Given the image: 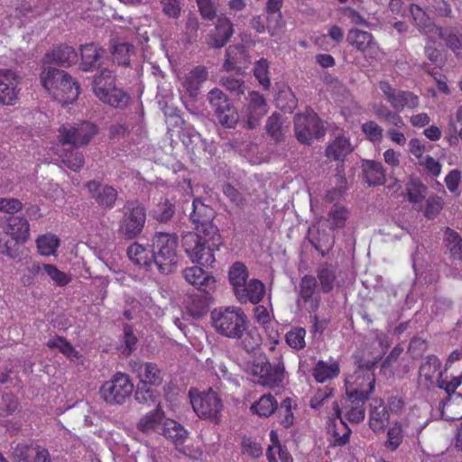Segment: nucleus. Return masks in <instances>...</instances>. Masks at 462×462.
Instances as JSON below:
<instances>
[{
    "instance_id": "nucleus-1",
    "label": "nucleus",
    "mask_w": 462,
    "mask_h": 462,
    "mask_svg": "<svg viewBox=\"0 0 462 462\" xmlns=\"http://www.w3.org/2000/svg\"><path fill=\"white\" fill-rule=\"evenodd\" d=\"M190 219L196 233L189 232L182 236V246L193 263L211 266L216 262L215 252L220 249L223 239L218 228L213 224L215 210L199 198L192 202Z\"/></svg>"
},
{
    "instance_id": "nucleus-2",
    "label": "nucleus",
    "mask_w": 462,
    "mask_h": 462,
    "mask_svg": "<svg viewBox=\"0 0 462 462\" xmlns=\"http://www.w3.org/2000/svg\"><path fill=\"white\" fill-rule=\"evenodd\" d=\"M211 325L222 337L236 339L247 352H254L261 344L262 337L256 328H250L249 319L240 307H220L210 313Z\"/></svg>"
},
{
    "instance_id": "nucleus-3",
    "label": "nucleus",
    "mask_w": 462,
    "mask_h": 462,
    "mask_svg": "<svg viewBox=\"0 0 462 462\" xmlns=\"http://www.w3.org/2000/svg\"><path fill=\"white\" fill-rule=\"evenodd\" d=\"M40 79L45 90L59 103L71 104L79 95V85L66 71L47 68L44 69Z\"/></svg>"
},
{
    "instance_id": "nucleus-4",
    "label": "nucleus",
    "mask_w": 462,
    "mask_h": 462,
    "mask_svg": "<svg viewBox=\"0 0 462 462\" xmlns=\"http://www.w3.org/2000/svg\"><path fill=\"white\" fill-rule=\"evenodd\" d=\"M377 359L359 360L354 374L346 379V394L350 400L366 401L374 391Z\"/></svg>"
},
{
    "instance_id": "nucleus-5",
    "label": "nucleus",
    "mask_w": 462,
    "mask_h": 462,
    "mask_svg": "<svg viewBox=\"0 0 462 462\" xmlns=\"http://www.w3.org/2000/svg\"><path fill=\"white\" fill-rule=\"evenodd\" d=\"M179 237L175 233L157 232L152 237L154 264L162 273H170L177 264Z\"/></svg>"
},
{
    "instance_id": "nucleus-6",
    "label": "nucleus",
    "mask_w": 462,
    "mask_h": 462,
    "mask_svg": "<svg viewBox=\"0 0 462 462\" xmlns=\"http://www.w3.org/2000/svg\"><path fill=\"white\" fill-rule=\"evenodd\" d=\"M93 91L99 100L115 108H125L130 100L126 92L116 87L115 76L107 69H102L95 76Z\"/></svg>"
},
{
    "instance_id": "nucleus-7",
    "label": "nucleus",
    "mask_w": 462,
    "mask_h": 462,
    "mask_svg": "<svg viewBox=\"0 0 462 462\" xmlns=\"http://www.w3.org/2000/svg\"><path fill=\"white\" fill-rule=\"evenodd\" d=\"M134 389V386L129 375L116 372L109 381L101 385L99 394L106 403L121 405L131 397Z\"/></svg>"
},
{
    "instance_id": "nucleus-8",
    "label": "nucleus",
    "mask_w": 462,
    "mask_h": 462,
    "mask_svg": "<svg viewBox=\"0 0 462 462\" xmlns=\"http://www.w3.org/2000/svg\"><path fill=\"white\" fill-rule=\"evenodd\" d=\"M189 396L193 411L200 419L218 421L223 410V402L215 391L209 389L199 392L190 389Z\"/></svg>"
},
{
    "instance_id": "nucleus-9",
    "label": "nucleus",
    "mask_w": 462,
    "mask_h": 462,
    "mask_svg": "<svg viewBox=\"0 0 462 462\" xmlns=\"http://www.w3.org/2000/svg\"><path fill=\"white\" fill-rule=\"evenodd\" d=\"M97 126L89 121H81L73 125H61L58 130V142L60 144H70L75 147L85 146L89 143L97 134Z\"/></svg>"
},
{
    "instance_id": "nucleus-10",
    "label": "nucleus",
    "mask_w": 462,
    "mask_h": 462,
    "mask_svg": "<svg viewBox=\"0 0 462 462\" xmlns=\"http://www.w3.org/2000/svg\"><path fill=\"white\" fill-rule=\"evenodd\" d=\"M295 136L300 143L310 144L325 134L322 121L312 109L297 115L294 119Z\"/></svg>"
},
{
    "instance_id": "nucleus-11",
    "label": "nucleus",
    "mask_w": 462,
    "mask_h": 462,
    "mask_svg": "<svg viewBox=\"0 0 462 462\" xmlns=\"http://www.w3.org/2000/svg\"><path fill=\"white\" fill-rule=\"evenodd\" d=\"M145 222V208L136 202L128 203L119 222L118 232L125 239H134L143 232Z\"/></svg>"
},
{
    "instance_id": "nucleus-12",
    "label": "nucleus",
    "mask_w": 462,
    "mask_h": 462,
    "mask_svg": "<svg viewBox=\"0 0 462 462\" xmlns=\"http://www.w3.org/2000/svg\"><path fill=\"white\" fill-rule=\"evenodd\" d=\"M378 87L387 102L397 113L405 108L415 109L419 106V97L411 91L396 89L387 80L379 81Z\"/></svg>"
},
{
    "instance_id": "nucleus-13",
    "label": "nucleus",
    "mask_w": 462,
    "mask_h": 462,
    "mask_svg": "<svg viewBox=\"0 0 462 462\" xmlns=\"http://www.w3.org/2000/svg\"><path fill=\"white\" fill-rule=\"evenodd\" d=\"M284 365L282 359L276 364H271L264 358L257 362L254 366V374L258 377L259 384L273 389L282 384L284 379Z\"/></svg>"
},
{
    "instance_id": "nucleus-14",
    "label": "nucleus",
    "mask_w": 462,
    "mask_h": 462,
    "mask_svg": "<svg viewBox=\"0 0 462 462\" xmlns=\"http://www.w3.org/2000/svg\"><path fill=\"white\" fill-rule=\"evenodd\" d=\"M90 198L103 209H111L115 207L118 198L117 190L112 185H103L97 180H89L84 184Z\"/></svg>"
},
{
    "instance_id": "nucleus-15",
    "label": "nucleus",
    "mask_w": 462,
    "mask_h": 462,
    "mask_svg": "<svg viewBox=\"0 0 462 462\" xmlns=\"http://www.w3.org/2000/svg\"><path fill=\"white\" fill-rule=\"evenodd\" d=\"M19 79L11 69H0V105L14 106L20 94Z\"/></svg>"
},
{
    "instance_id": "nucleus-16",
    "label": "nucleus",
    "mask_w": 462,
    "mask_h": 462,
    "mask_svg": "<svg viewBox=\"0 0 462 462\" xmlns=\"http://www.w3.org/2000/svg\"><path fill=\"white\" fill-rule=\"evenodd\" d=\"M254 321L263 329L269 338L272 350L280 342L279 323L272 317L268 309L263 305H257L254 309Z\"/></svg>"
},
{
    "instance_id": "nucleus-17",
    "label": "nucleus",
    "mask_w": 462,
    "mask_h": 462,
    "mask_svg": "<svg viewBox=\"0 0 462 462\" xmlns=\"http://www.w3.org/2000/svg\"><path fill=\"white\" fill-rule=\"evenodd\" d=\"M318 282L314 276L306 274L300 282L299 296L307 304V310L310 314L318 311L320 306L321 298L317 292Z\"/></svg>"
},
{
    "instance_id": "nucleus-18",
    "label": "nucleus",
    "mask_w": 462,
    "mask_h": 462,
    "mask_svg": "<svg viewBox=\"0 0 462 462\" xmlns=\"http://www.w3.org/2000/svg\"><path fill=\"white\" fill-rule=\"evenodd\" d=\"M346 42L365 55H377L379 46L372 33L360 29H350L346 35Z\"/></svg>"
},
{
    "instance_id": "nucleus-19",
    "label": "nucleus",
    "mask_w": 462,
    "mask_h": 462,
    "mask_svg": "<svg viewBox=\"0 0 462 462\" xmlns=\"http://www.w3.org/2000/svg\"><path fill=\"white\" fill-rule=\"evenodd\" d=\"M131 371L140 379L143 385H160L162 382V370L155 363L132 361L130 363Z\"/></svg>"
},
{
    "instance_id": "nucleus-20",
    "label": "nucleus",
    "mask_w": 462,
    "mask_h": 462,
    "mask_svg": "<svg viewBox=\"0 0 462 462\" xmlns=\"http://www.w3.org/2000/svg\"><path fill=\"white\" fill-rule=\"evenodd\" d=\"M390 412L385 406L384 401L381 398L374 399L369 409V428L374 433H382L389 424Z\"/></svg>"
},
{
    "instance_id": "nucleus-21",
    "label": "nucleus",
    "mask_w": 462,
    "mask_h": 462,
    "mask_svg": "<svg viewBox=\"0 0 462 462\" xmlns=\"http://www.w3.org/2000/svg\"><path fill=\"white\" fill-rule=\"evenodd\" d=\"M328 418L333 421V445L343 447L349 442L351 429L341 417V409L337 402H333V412H328Z\"/></svg>"
},
{
    "instance_id": "nucleus-22",
    "label": "nucleus",
    "mask_w": 462,
    "mask_h": 462,
    "mask_svg": "<svg viewBox=\"0 0 462 462\" xmlns=\"http://www.w3.org/2000/svg\"><path fill=\"white\" fill-rule=\"evenodd\" d=\"M247 100V125L250 129H254L259 125L261 118L266 114L267 104L263 96L256 91L249 92Z\"/></svg>"
},
{
    "instance_id": "nucleus-23",
    "label": "nucleus",
    "mask_w": 462,
    "mask_h": 462,
    "mask_svg": "<svg viewBox=\"0 0 462 462\" xmlns=\"http://www.w3.org/2000/svg\"><path fill=\"white\" fill-rule=\"evenodd\" d=\"M215 262L212 263L210 268L213 267ZM200 266H192L186 268L183 272L185 280L195 286L198 291H211L215 287V278L205 273L204 269L202 268V264H199ZM206 267L207 266H204ZM209 268V266H208Z\"/></svg>"
},
{
    "instance_id": "nucleus-24",
    "label": "nucleus",
    "mask_w": 462,
    "mask_h": 462,
    "mask_svg": "<svg viewBox=\"0 0 462 462\" xmlns=\"http://www.w3.org/2000/svg\"><path fill=\"white\" fill-rule=\"evenodd\" d=\"M234 34V26L229 18L219 16L217 20L215 31L208 41L211 48L220 49L225 46Z\"/></svg>"
},
{
    "instance_id": "nucleus-25",
    "label": "nucleus",
    "mask_w": 462,
    "mask_h": 462,
    "mask_svg": "<svg viewBox=\"0 0 462 462\" xmlns=\"http://www.w3.org/2000/svg\"><path fill=\"white\" fill-rule=\"evenodd\" d=\"M14 456L23 462H51L48 449L38 445L17 444Z\"/></svg>"
},
{
    "instance_id": "nucleus-26",
    "label": "nucleus",
    "mask_w": 462,
    "mask_h": 462,
    "mask_svg": "<svg viewBox=\"0 0 462 462\" xmlns=\"http://www.w3.org/2000/svg\"><path fill=\"white\" fill-rule=\"evenodd\" d=\"M235 294L241 303L249 301L258 304L265 294V286L260 280L252 279L242 287H238Z\"/></svg>"
},
{
    "instance_id": "nucleus-27",
    "label": "nucleus",
    "mask_w": 462,
    "mask_h": 462,
    "mask_svg": "<svg viewBox=\"0 0 462 462\" xmlns=\"http://www.w3.org/2000/svg\"><path fill=\"white\" fill-rule=\"evenodd\" d=\"M46 59L49 62L55 63L60 66L70 67L78 62L79 55L72 46L60 44L54 46L46 54Z\"/></svg>"
},
{
    "instance_id": "nucleus-28",
    "label": "nucleus",
    "mask_w": 462,
    "mask_h": 462,
    "mask_svg": "<svg viewBox=\"0 0 462 462\" xmlns=\"http://www.w3.org/2000/svg\"><path fill=\"white\" fill-rule=\"evenodd\" d=\"M208 76V72L205 66H196L183 77L181 86L189 97H196Z\"/></svg>"
},
{
    "instance_id": "nucleus-29",
    "label": "nucleus",
    "mask_w": 462,
    "mask_h": 462,
    "mask_svg": "<svg viewBox=\"0 0 462 462\" xmlns=\"http://www.w3.org/2000/svg\"><path fill=\"white\" fill-rule=\"evenodd\" d=\"M209 291H199L185 299V308L190 316L200 318L208 312L210 300Z\"/></svg>"
},
{
    "instance_id": "nucleus-30",
    "label": "nucleus",
    "mask_w": 462,
    "mask_h": 462,
    "mask_svg": "<svg viewBox=\"0 0 462 462\" xmlns=\"http://www.w3.org/2000/svg\"><path fill=\"white\" fill-rule=\"evenodd\" d=\"M265 130L272 140L281 143L289 130V123L281 114L273 113L266 121Z\"/></svg>"
},
{
    "instance_id": "nucleus-31",
    "label": "nucleus",
    "mask_w": 462,
    "mask_h": 462,
    "mask_svg": "<svg viewBox=\"0 0 462 462\" xmlns=\"http://www.w3.org/2000/svg\"><path fill=\"white\" fill-rule=\"evenodd\" d=\"M79 147L57 148L55 153L61 163L72 171H79L84 165V155L78 150Z\"/></svg>"
},
{
    "instance_id": "nucleus-32",
    "label": "nucleus",
    "mask_w": 462,
    "mask_h": 462,
    "mask_svg": "<svg viewBox=\"0 0 462 462\" xmlns=\"http://www.w3.org/2000/svg\"><path fill=\"white\" fill-rule=\"evenodd\" d=\"M351 152L352 147L349 139L344 135H339L328 143L325 153L330 160L344 162Z\"/></svg>"
},
{
    "instance_id": "nucleus-33",
    "label": "nucleus",
    "mask_w": 462,
    "mask_h": 462,
    "mask_svg": "<svg viewBox=\"0 0 462 462\" xmlns=\"http://www.w3.org/2000/svg\"><path fill=\"white\" fill-rule=\"evenodd\" d=\"M80 51V67L84 71H90L94 69L105 53V50L95 43H87L82 45Z\"/></svg>"
},
{
    "instance_id": "nucleus-34",
    "label": "nucleus",
    "mask_w": 462,
    "mask_h": 462,
    "mask_svg": "<svg viewBox=\"0 0 462 462\" xmlns=\"http://www.w3.org/2000/svg\"><path fill=\"white\" fill-rule=\"evenodd\" d=\"M5 230L14 236L16 240H21L22 243L26 242L30 236L29 222L24 217L21 216L8 217Z\"/></svg>"
},
{
    "instance_id": "nucleus-35",
    "label": "nucleus",
    "mask_w": 462,
    "mask_h": 462,
    "mask_svg": "<svg viewBox=\"0 0 462 462\" xmlns=\"http://www.w3.org/2000/svg\"><path fill=\"white\" fill-rule=\"evenodd\" d=\"M365 182L369 186H380L385 182V171L380 162L365 161L362 164Z\"/></svg>"
},
{
    "instance_id": "nucleus-36",
    "label": "nucleus",
    "mask_w": 462,
    "mask_h": 462,
    "mask_svg": "<svg viewBox=\"0 0 462 462\" xmlns=\"http://www.w3.org/2000/svg\"><path fill=\"white\" fill-rule=\"evenodd\" d=\"M246 53L242 44L230 45L226 51L223 68L226 71L240 69L246 63Z\"/></svg>"
},
{
    "instance_id": "nucleus-37",
    "label": "nucleus",
    "mask_w": 462,
    "mask_h": 462,
    "mask_svg": "<svg viewBox=\"0 0 462 462\" xmlns=\"http://www.w3.org/2000/svg\"><path fill=\"white\" fill-rule=\"evenodd\" d=\"M127 255L130 261L135 265L150 268L154 264L152 250L149 251L138 243H134L127 248Z\"/></svg>"
},
{
    "instance_id": "nucleus-38",
    "label": "nucleus",
    "mask_w": 462,
    "mask_h": 462,
    "mask_svg": "<svg viewBox=\"0 0 462 462\" xmlns=\"http://www.w3.org/2000/svg\"><path fill=\"white\" fill-rule=\"evenodd\" d=\"M162 434L176 447L182 445L188 438L185 428L173 420H167L162 427Z\"/></svg>"
},
{
    "instance_id": "nucleus-39",
    "label": "nucleus",
    "mask_w": 462,
    "mask_h": 462,
    "mask_svg": "<svg viewBox=\"0 0 462 462\" xmlns=\"http://www.w3.org/2000/svg\"><path fill=\"white\" fill-rule=\"evenodd\" d=\"M339 373L340 367L337 362L328 364L323 360H319L312 369V376L318 383H321L336 378Z\"/></svg>"
},
{
    "instance_id": "nucleus-40",
    "label": "nucleus",
    "mask_w": 462,
    "mask_h": 462,
    "mask_svg": "<svg viewBox=\"0 0 462 462\" xmlns=\"http://www.w3.org/2000/svg\"><path fill=\"white\" fill-rule=\"evenodd\" d=\"M316 273L319 281L320 291L323 293L331 292L337 279L336 268L331 263H323L318 267Z\"/></svg>"
},
{
    "instance_id": "nucleus-41",
    "label": "nucleus",
    "mask_w": 462,
    "mask_h": 462,
    "mask_svg": "<svg viewBox=\"0 0 462 462\" xmlns=\"http://www.w3.org/2000/svg\"><path fill=\"white\" fill-rule=\"evenodd\" d=\"M334 396V389L328 386H325L323 388L318 389L315 394L311 397L310 402V406L319 411L320 413H325L328 417V412L332 413L333 408L331 411H328V404L333 399ZM336 402L335 401L332 402Z\"/></svg>"
},
{
    "instance_id": "nucleus-42",
    "label": "nucleus",
    "mask_w": 462,
    "mask_h": 462,
    "mask_svg": "<svg viewBox=\"0 0 462 462\" xmlns=\"http://www.w3.org/2000/svg\"><path fill=\"white\" fill-rule=\"evenodd\" d=\"M441 369V362L435 356H429L427 358L421 363L419 374L420 377L424 378L428 382H432L434 378L437 380L439 378L440 374L444 373Z\"/></svg>"
},
{
    "instance_id": "nucleus-43",
    "label": "nucleus",
    "mask_w": 462,
    "mask_h": 462,
    "mask_svg": "<svg viewBox=\"0 0 462 462\" xmlns=\"http://www.w3.org/2000/svg\"><path fill=\"white\" fill-rule=\"evenodd\" d=\"M278 408V402L272 394L263 395L257 402H254L251 406L253 413L260 417H270Z\"/></svg>"
},
{
    "instance_id": "nucleus-44",
    "label": "nucleus",
    "mask_w": 462,
    "mask_h": 462,
    "mask_svg": "<svg viewBox=\"0 0 462 462\" xmlns=\"http://www.w3.org/2000/svg\"><path fill=\"white\" fill-rule=\"evenodd\" d=\"M163 416L164 412L161 405L158 404L154 410L148 412L138 422V429L145 433L155 430L160 427Z\"/></svg>"
},
{
    "instance_id": "nucleus-45",
    "label": "nucleus",
    "mask_w": 462,
    "mask_h": 462,
    "mask_svg": "<svg viewBox=\"0 0 462 462\" xmlns=\"http://www.w3.org/2000/svg\"><path fill=\"white\" fill-rule=\"evenodd\" d=\"M374 116L381 121L393 125L395 127L402 128L405 123L402 117L396 111H393L383 104L374 105L373 106Z\"/></svg>"
},
{
    "instance_id": "nucleus-46",
    "label": "nucleus",
    "mask_w": 462,
    "mask_h": 462,
    "mask_svg": "<svg viewBox=\"0 0 462 462\" xmlns=\"http://www.w3.org/2000/svg\"><path fill=\"white\" fill-rule=\"evenodd\" d=\"M138 339L134 333L131 325L125 324L123 327V334L119 338V352L125 356H129L135 349Z\"/></svg>"
},
{
    "instance_id": "nucleus-47",
    "label": "nucleus",
    "mask_w": 462,
    "mask_h": 462,
    "mask_svg": "<svg viewBox=\"0 0 462 462\" xmlns=\"http://www.w3.org/2000/svg\"><path fill=\"white\" fill-rule=\"evenodd\" d=\"M404 438L403 424L401 420L394 421L387 430L384 447L390 451H395L402 445Z\"/></svg>"
},
{
    "instance_id": "nucleus-48",
    "label": "nucleus",
    "mask_w": 462,
    "mask_h": 462,
    "mask_svg": "<svg viewBox=\"0 0 462 462\" xmlns=\"http://www.w3.org/2000/svg\"><path fill=\"white\" fill-rule=\"evenodd\" d=\"M349 217L347 208L340 204H334L328 214V222L331 229L343 228Z\"/></svg>"
},
{
    "instance_id": "nucleus-49",
    "label": "nucleus",
    "mask_w": 462,
    "mask_h": 462,
    "mask_svg": "<svg viewBox=\"0 0 462 462\" xmlns=\"http://www.w3.org/2000/svg\"><path fill=\"white\" fill-rule=\"evenodd\" d=\"M46 346L51 349H59L60 353L70 360L78 359L80 356L79 351L64 337L55 336L48 340Z\"/></svg>"
},
{
    "instance_id": "nucleus-50",
    "label": "nucleus",
    "mask_w": 462,
    "mask_h": 462,
    "mask_svg": "<svg viewBox=\"0 0 462 462\" xmlns=\"http://www.w3.org/2000/svg\"><path fill=\"white\" fill-rule=\"evenodd\" d=\"M445 244L448 249L451 257L455 260L462 258V238L457 232L447 227L445 232Z\"/></svg>"
},
{
    "instance_id": "nucleus-51",
    "label": "nucleus",
    "mask_w": 462,
    "mask_h": 462,
    "mask_svg": "<svg viewBox=\"0 0 462 462\" xmlns=\"http://www.w3.org/2000/svg\"><path fill=\"white\" fill-rule=\"evenodd\" d=\"M134 51L133 44L128 42H117L112 46L113 61L122 66H129L130 56Z\"/></svg>"
},
{
    "instance_id": "nucleus-52",
    "label": "nucleus",
    "mask_w": 462,
    "mask_h": 462,
    "mask_svg": "<svg viewBox=\"0 0 462 462\" xmlns=\"http://www.w3.org/2000/svg\"><path fill=\"white\" fill-rule=\"evenodd\" d=\"M21 242L4 229V232L0 233V254L14 259L18 255V244Z\"/></svg>"
},
{
    "instance_id": "nucleus-53",
    "label": "nucleus",
    "mask_w": 462,
    "mask_h": 462,
    "mask_svg": "<svg viewBox=\"0 0 462 462\" xmlns=\"http://www.w3.org/2000/svg\"><path fill=\"white\" fill-rule=\"evenodd\" d=\"M247 277V268L243 263L236 262L231 266L228 273V278L230 283L234 287L235 293L238 287H242L246 282Z\"/></svg>"
},
{
    "instance_id": "nucleus-54",
    "label": "nucleus",
    "mask_w": 462,
    "mask_h": 462,
    "mask_svg": "<svg viewBox=\"0 0 462 462\" xmlns=\"http://www.w3.org/2000/svg\"><path fill=\"white\" fill-rule=\"evenodd\" d=\"M36 244L42 255L50 256L55 254L60 245V240L54 235H43L38 237Z\"/></svg>"
},
{
    "instance_id": "nucleus-55",
    "label": "nucleus",
    "mask_w": 462,
    "mask_h": 462,
    "mask_svg": "<svg viewBox=\"0 0 462 462\" xmlns=\"http://www.w3.org/2000/svg\"><path fill=\"white\" fill-rule=\"evenodd\" d=\"M305 337L306 329L295 327L285 334V341L290 347L295 350H301L306 346Z\"/></svg>"
},
{
    "instance_id": "nucleus-56",
    "label": "nucleus",
    "mask_w": 462,
    "mask_h": 462,
    "mask_svg": "<svg viewBox=\"0 0 462 462\" xmlns=\"http://www.w3.org/2000/svg\"><path fill=\"white\" fill-rule=\"evenodd\" d=\"M175 214V205L168 199L160 201L153 210L154 218L160 223H167Z\"/></svg>"
},
{
    "instance_id": "nucleus-57",
    "label": "nucleus",
    "mask_w": 462,
    "mask_h": 462,
    "mask_svg": "<svg viewBox=\"0 0 462 462\" xmlns=\"http://www.w3.org/2000/svg\"><path fill=\"white\" fill-rule=\"evenodd\" d=\"M135 400L142 404L151 405H161L160 395L151 388H146V385L138 386L134 394Z\"/></svg>"
},
{
    "instance_id": "nucleus-58",
    "label": "nucleus",
    "mask_w": 462,
    "mask_h": 462,
    "mask_svg": "<svg viewBox=\"0 0 462 462\" xmlns=\"http://www.w3.org/2000/svg\"><path fill=\"white\" fill-rule=\"evenodd\" d=\"M44 273L59 287H64L71 281L69 274L59 270L53 264H44Z\"/></svg>"
},
{
    "instance_id": "nucleus-59",
    "label": "nucleus",
    "mask_w": 462,
    "mask_h": 462,
    "mask_svg": "<svg viewBox=\"0 0 462 462\" xmlns=\"http://www.w3.org/2000/svg\"><path fill=\"white\" fill-rule=\"evenodd\" d=\"M215 114L218 122L226 128H234L238 121V114L233 105L215 112Z\"/></svg>"
},
{
    "instance_id": "nucleus-60",
    "label": "nucleus",
    "mask_w": 462,
    "mask_h": 462,
    "mask_svg": "<svg viewBox=\"0 0 462 462\" xmlns=\"http://www.w3.org/2000/svg\"><path fill=\"white\" fill-rule=\"evenodd\" d=\"M406 191L410 202L419 203L425 199L427 187L420 181H411L407 184Z\"/></svg>"
},
{
    "instance_id": "nucleus-61",
    "label": "nucleus",
    "mask_w": 462,
    "mask_h": 462,
    "mask_svg": "<svg viewBox=\"0 0 462 462\" xmlns=\"http://www.w3.org/2000/svg\"><path fill=\"white\" fill-rule=\"evenodd\" d=\"M361 128L363 134L370 142L379 143L382 141L383 129L375 121H366L362 125Z\"/></svg>"
},
{
    "instance_id": "nucleus-62",
    "label": "nucleus",
    "mask_w": 462,
    "mask_h": 462,
    "mask_svg": "<svg viewBox=\"0 0 462 462\" xmlns=\"http://www.w3.org/2000/svg\"><path fill=\"white\" fill-rule=\"evenodd\" d=\"M208 98L215 112L226 108L232 105L226 95L218 88L210 90Z\"/></svg>"
},
{
    "instance_id": "nucleus-63",
    "label": "nucleus",
    "mask_w": 462,
    "mask_h": 462,
    "mask_svg": "<svg viewBox=\"0 0 462 462\" xmlns=\"http://www.w3.org/2000/svg\"><path fill=\"white\" fill-rule=\"evenodd\" d=\"M268 69L269 62L265 59L259 60L254 69V77L265 89H268L271 85Z\"/></svg>"
},
{
    "instance_id": "nucleus-64",
    "label": "nucleus",
    "mask_w": 462,
    "mask_h": 462,
    "mask_svg": "<svg viewBox=\"0 0 462 462\" xmlns=\"http://www.w3.org/2000/svg\"><path fill=\"white\" fill-rule=\"evenodd\" d=\"M266 456L269 462H292L290 452L282 445L270 446Z\"/></svg>"
}]
</instances>
